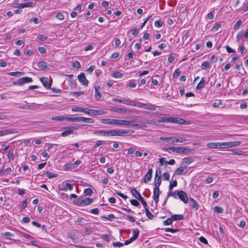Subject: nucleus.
Segmentation results:
<instances>
[{"mask_svg":"<svg viewBox=\"0 0 248 248\" xmlns=\"http://www.w3.org/2000/svg\"><path fill=\"white\" fill-rule=\"evenodd\" d=\"M178 197L185 203L188 202V198L186 192L183 190H178L177 193Z\"/></svg>","mask_w":248,"mask_h":248,"instance_id":"39448f33","label":"nucleus"},{"mask_svg":"<svg viewBox=\"0 0 248 248\" xmlns=\"http://www.w3.org/2000/svg\"><path fill=\"white\" fill-rule=\"evenodd\" d=\"M173 220H180L184 219V216L182 215H174L171 216Z\"/></svg>","mask_w":248,"mask_h":248,"instance_id":"bb28decb","label":"nucleus"},{"mask_svg":"<svg viewBox=\"0 0 248 248\" xmlns=\"http://www.w3.org/2000/svg\"><path fill=\"white\" fill-rule=\"evenodd\" d=\"M106 136H118L117 130H107Z\"/></svg>","mask_w":248,"mask_h":248,"instance_id":"c85d7f7f","label":"nucleus"},{"mask_svg":"<svg viewBox=\"0 0 248 248\" xmlns=\"http://www.w3.org/2000/svg\"><path fill=\"white\" fill-rule=\"evenodd\" d=\"M134 131L132 130H117L118 136H124L126 134L132 135L134 133Z\"/></svg>","mask_w":248,"mask_h":248,"instance_id":"4468645a","label":"nucleus"},{"mask_svg":"<svg viewBox=\"0 0 248 248\" xmlns=\"http://www.w3.org/2000/svg\"><path fill=\"white\" fill-rule=\"evenodd\" d=\"M78 78L79 82L81 83L83 85H85L87 86L88 85V81L86 79L85 74L84 73H81L80 74H79L78 77Z\"/></svg>","mask_w":248,"mask_h":248,"instance_id":"1a4fd4ad","label":"nucleus"},{"mask_svg":"<svg viewBox=\"0 0 248 248\" xmlns=\"http://www.w3.org/2000/svg\"><path fill=\"white\" fill-rule=\"evenodd\" d=\"M184 168L183 167H180L177 168L175 171L174 175H181L184 173Z\"/></svg>","mask_w":248,"mask_h":248,"instance_id":"2f4dec72","label":"nucleus"},{"mask_svg":"<svg viewBox=\"0 0 248 248\" xmlns=\"http://www.w3.org/2000/svg\"><path fill=\"white\" fill-rule=\"evenodd\" d=\"M205 81H206L205 78L202 77L201 78L200 82L198 84V85L196 87V89L198 90H199L201 89L203 87H204V85L205 83Z\"/></svg>","mask_w":248,"mask_h":248,"instance_id":"aec40b11","label":"nucleus"},{"mask_svg":"<svg viewBox=\"0 0 248 248\" xmlns=\"http://www.w3.org/2000/svg\"><path fill=\"white\" fill-rule=\"evenodd\" d=\"M172 222V220L171 218H168L166 220H165L163 222L164 225H169L171 224Z\"/></svg>","mask_w":248,"mask_h":248,"instance_id":"3c124183","label":"nucleus"},{"mask_svg":"<svg viewBox=\"0 0 248 248\" xmlns=\"http://www.w3.org/2000/svg\"><path fill=\"white\" fill-rule=\"evenodd\" d=\"M33 6V2H29L26 3L19 4L17 7L18 8H23L25 7H31Z\"/></svg>","mask_w":248,"mask_h":248,"instance_id":"4be33fe9","label":"nucleus"},{"mask_svg":"<svg viewBox=\"0 0 248 248\" xmlns=\"http://www.w3.org/2000/svg\"><path fill=\"white\" fill-rule=\"evenodd\" d=\"M236 69L237 70L240 71L239 72V73H240L241 74H244L246 73L244 68L243 67H242V63L241 64H237L236 65Z\"/></svg>","mask_w":248,"mask_h":248,"instance_id":"c756f323","label":"nucleus"},{"mask_svg":"<svg viewBox=\"0 0 248 248\" xmlns=\"http://www.w3.org/2000/svg\"><path fill=\"white\" fill-rule=\"evenodd\" d=\"M241 143V141H231V142H223L222 144H223V147L224 148L226 147H232L238 146Z\"/></svg>","mask_w":248,"mask_h":248,"instance_id":"9b49d317","label":"nucleus"},{"mask_svg":"<svg viewBox=\"0 0 248 248\" xmlns=\"http://www.w3.org/2000/svg\"><path fill=\"white\" fill-rule=\"evenodd\" d=\"M131 192L132 195L135 197L136 199H139L141 197V195L140 193L137 191V190L135 188H132L131 190Z\"/></svg>","mask_w":248,"mask_h":248,"instance_id":"412c9836","label":"nucleus"},{"mask_svg":"<svg viewBox=\"0 0 248 248\" xmlns=\"http://www.w3.org/2000/svg\"><path fill=\"white\" fill-rule=\"evenodd\" d=\"M195 152V150L194 149H186V152L185 154L186 155H189L190 154H193Z\"/></svg>","mask_w":248,"mask_h":248,"instance_id":"de8ad7c7","label":"nucleus"},{"mask_svg":"<svg viewBox=\"0 0 248 248\" xmlns=\"http://www.w3.org/2000/svg\"><path fill=\"white\" fill-rule=\"evenodd\" d=\"M162 122H170L174 124H187L188 122L185 121V120L177 117H163L162 118Z\"/></svg>","mask_w":248,"mask_h":248,"instance_id":"f03ea898","label":"nucleus"},{"mask_svg":"<svg viewBox=\"0 0 248 248\" xmlns=\"http://www.w3.org/2000/svg\"><path fill=\"white\" fill-rule=\"evenodd\" d=\"M167 140H170L171 143H174L175 142H184L187 140V139L185 137L175 138L170 137L165 138Z\"/></svg>","mask_w":248,"mask_h":248,"instance_id":"423d86ee","label":"nucleus"},{"mask_svg":"<svg viewBox=\"0 0 248 248\" xmlns=\"http://www.w3.org/2000/svg\"><path fill=\"white\" fill-rule=\"evenodd\" d=\"M226 48L227 51L229 53H234L235 52V50L231 48L229 46H226Z\"/></svg>","mask_w":248,"mask_h":248,"instance_id":"338daca9","label":"nucleus"},{"mask_svg":"<svg viewBox=\"0 0 248 248\" xmlns=\"http://www.w3.org/2000/svg\"><path fill=\"white\" fill-rule=\"evenodd\" d=\"M121 103H123L124 104H125L127 105H129V106H133V105L131 103V101H130L127 99H122V101H121Z\"/></svg>","mask_w":248,"mask_h":248,"instance_id":"13d9d810","label":"nucleus"},{"mask_svg":"<svg viewBox=\"0 0 248 248\" xmlns=\"http://www.w3.org/2000/svg\"><path fill=\"white\" fill-rule=\"evenodd\" d=\"M158 170L156 171L155 176V187H159L161 183V178L160 176H158L157 174Z\"/></svg>","mask_w":248,"mask_h":248,"instance_id":"2eb2a0df","label":"nucleus"},{"mask_svg":"<svg viewBox=\"0 0 248 248\" xmlns=\"http://www.w3.org/2000/svg\"><path fill=\"white\" fill-rule=\"evenodd\" d=\"M152 173L153 170L152 169H149L144 177L143 181L144 183H147L148 181L151 180L152 177Z\"/></svg>","mask_w":248,"mask_h":248,"instance_id":"ddd939ff","label":"nucleus"},{"mask_svg":"<svg viewBox=\"0 0 248 248\" xmlns=\"http://www.w3.org/2000/svg\"><path fill=\"white\" fill-rule=\"evenodd\" d=\"M110 111L117 112L119 113H126L127 109L118 107H111L109 108Z\"/></svg>","mask_w":248,"mask_h":248,"instance_id":"f3484780","label":"nucleus"},{"mask_svg":"<svg viewBox=\"0 0 248 248\" xmlns=\"http://www.w3.org/2000/svg\"><path fill=\"white\" fill-rule=\"evenodd\" d=\"M214 211L217 213H221L223 212V209L221 207L216 206L214 208Z\"/></svg>","mask_w":248,"mask_h":248,"instance_id":"774afa93","label":"nucleus"},{"mask_svg":"<svg viewBox=\"0 0 248 248\" xmlns=\"http://www.w3.org/2000/svg\"><path fill=\"white\" fill-rule=\"evenodd\" d=\"M101 122L105 124H115L118 125H126L131 126H138V124H135L134 121L124 120L102 119Z\"/></svg>","mask_w":248,"mask_h":248,"instance_id":"f257e3e1","label":"nucleus"},{"mask_svg":"<svg viewBox=\"0 0 248 248\" xmlns=\"http://www.w3.org/2000/svg\"><path fill=\"white\" fill-rule=\"evenodd\" d=\"M177 193H178V191H172V190L169 191L168 193L167 198H168L169 197L172 196V197H173L174 198L177 199L178 197ZM167 200V199H166V200L163 203L164 204L166 203Z\"/></svg>","mask_w":248,"mask_h":248,"instance_id":"6ab92c4d","label":"nucleus"},{"mask_svg":"<svg viewBox=\"0 0 248 248\" xmlns=\"http://www.w3.org/2000/svg\"><path fill=\"white\" fill-rule=\"evenodd\" d=\"M241 24H242V21L240 20H238L234 25V28H233L234 30H238L240 26L241 25Z\"/></svg>","mask_w":248,"mask_h":248,"instance_id":"37998d69","label":"nucleus"},{"mask_svg":"<svg viewBox=\"0 0 248 248\" xmlns=\"http://www.w3.org/2000/svg\"><path fill=\"white\" fill-rule=\"evenodd\" d=\"M101 217L103 218L107 219L108 220H111L112 219H114V218H115V216L113 214L109 215L108 217H105V216H103Z\"/></svg>","mask_w":248,"mask_h":248,"instance_id":"bf43d9fd","label":"nucleus"},{"mask_svg":"<svg viewBox=\"0 0 248 248\" xmlns=\"http://www.w3.org/2000/svg\"><path fill=\"white\" fill-rule=\"evenodd\" d=\"M94 134H97L99 135L106 136L107 132L105 130H97L94 132Z\"/></svg>","mask_w":248,"mask_h":248,"instance_id":"79ce46f5","label":"nucleus"},{"mask_svg":"<svg viewBox=\"0 0 248 248\" xmlns=\"http://www.w3.org/2000/svg\"><path fill=\"white\" fill-rule=\"evenodd\" d=\"M12 133L10 129L0 130V137Z\"/></svg>","mask_w":248,"mask_h":248,"instance_id":"7c9ffc66","label":"nucleus"},{"mask_svg":"<svg viewBox=\"0 0 248 248\" xmlns=\"http://www.w3.org/2000/svg\"><path fill=\"white\" fill-rule=\"evenodd\" d=\"M38 67L42 70H47L50 66L47 62L44 61H40L37 63Z\"/></svg>","mask_w":248,"mask_h":248,"instance_id":"f8f14e48","label":"nucleus"},{"mask_svg":"<svg viewBox=\"0 0 248 248\" xmlns=\"http://www.w3.org/2000/svg\"><path fill=\"white\" fill-rule=\"evenodd\" d=\"M133 106L151 110H155L156 109V106L150 103L145 104L138 102L136 103H134L133 105Z\"/></svg>","mask_w":248,"mask_h":248,"instance_id":"7ed1b4c3","label":"nucleus"},{"mask_svg":"<svg viewBox=\"0 0 248 248\" xmlns=\"http://www.w3.org/2000/svg\"><path fill=\"white\" fill-rule=\"evenodd\" d=\"M59 188L62 190L66 191L68 189L71 190L73 188V185L69 183H66L65 186L61 185L59 186Z\"/></svg>","mask_w":248,"mask_h":248,"instance_id":"a211bd4d","label":"nucleus"},{"mask_svg":"<svg viewBox=\"0 0 248 248\" xmlns=\"http://www.w3.org/2000/svg\"><path fill=\"white\" fill-rule=\"evenodd\" d=\"M159 187H155L154 189V198L155 202L157 203L159 201Z\"/></svg>","mask_w":248,"mask_h":248,"instance_id":"dca6fc26","label":"nucleus"},{"mask_svg":"<svg viewBox=\"0 0 248 248\" xmlns=\"http://www.w3.org/2000/svg\"><path fill=\"white\" fill-rule=\"evenodd\" d=\"M46 174L47 176L50 179L56 177L57 176V174L55 173H52L51 172H49L48 171L46 172Z\"/></svg>","mask_w":248,"mask_h":248,"instance_id":"a18cd8bd","label":"nucleus"},{"mask_svg":"<svg viewBox=\"0 0 248 248\" xmlns=\"http://www.w3.org/2000/svg\"><path fill=\"white\" fill-rule=\"evenodd\" d=\"M41 106L40 104H38L35 103H32L31 104H29V109L35 110L39 108Z\"/></svg>","mask_w":248,"mask_h":248,"instance_id":"b1692460","label":"nucleus"},{"mask_svg":"<svg viewBox=\"0 0 248 248\" xmlns=\"http://www.w3.org/2000/svg\"><path fill=\"white\" fill-rule=\"evenodd\" d=\"M8 74L11 76L19 77L24 74V73L21 72H12L8 73Z\"/></svg>","mask_w":248,"mask_h":248,"instance_id":"58836bf2","label":"nucleus"},{"mask_svg":"<svg viewBox=\"0 0 248 248\" xmlns=\"http://www.w3.org/2000/svg\"><path fill=\"white\" fill-rule=\"evenodd\" d=\"M65 120H67L68 121H71V122H77V117H65Z\"/></svg>","mask_w":248,"mask_h":248,"instance_id":"052dcab7","label":"nucleus"},{"mask_svg":"<svg viewBox=\"0 0 248 248\" xmlns=\"http://www.w3.org/2000/svg\"><path fill=\"white\" fill-rule=\"evenodd\" d=\"M190 205L192 208H195L196 210L198 209V204L195 200H194L193 198H190Z\"/></svg>","mask_w":248,"mask_h":248,"instance_id":"a878e982","label":"nucleus"},{"mask_svg":"<svg viewBox=\"0 0 248 248\" xmlns=\"http://www.w3.org/2000/svg\"><path fill=\"white\" fill-rule=\"evenodd\" d=\"M40 80L42 83L43 86L46 89H48L50 88L51 83L49 82V79L47 78L42 77L40 78Z\"/></svg>","mask_w":248,"mask_h":248,"instance_id":"9d476101","label":"nucleus"},{"mask_svg":"<svg viewBox=\"0 0 248 248\" xmlns=\"http://www.w3.org/2000/svg\"><path fill=\"white\" fill-rule=\"evenodd\" d=\"M2 235L5 237V238L7 239H11L9 237V236H13V234H12L10 232H6L3 233Z\"/></svg>","mask_w":248,"mask_h":248,"instance_id":"e2e57ef3","label":"nucleus"},{"mask_svg":"<svg viewBox=\"0 0 248 248\" xmlns=\"http://www.w3.org/2000/svg\"><path fill=\"white\" fill-rule=\"evenodd\" d=\"M39 40L41 41H44L47 39V37L43 35H39L38 36Z\"/></svg>","mask_w":248,"mask_h":248,"instance_id":"69168bd1","label":"nucleus"},{"mask_svg":"<svg viewBox=\"0 0 248 248\" xmlns=\"http://www.w3.org/2000/svg\"><path fill=\"white\" fill-rule=\"evenodd\" d=\"M145 213L146 216L150 219H152L154 217V216L150 212V211L148 209V208H146L145 209Z\"/></svg>","mask_w":248,"mask_h":248,"instance_id":"4c0bfd02","label":"nucleus"},{"mask_svg":"<svg viewBox=\"0 0 248 248\" xmlns=\"http://www.w3.org/2000/svg\"><path fill=\"white\" fill-rule=\"evenodd\" d=\"M186 152V148L184 147H177L175 153L180 154H184Z\"/></svg>","mask_w":248,"mask_h":248,"instance_id":"e433bc0d","label":"nucleus"},{"mask_svg":"<svg viewBox=\"0 0 248 248\" xmlns=\"http://www.w3.org/2000/svg\"><path fill=\"white\" fill-rule=\"evenodd\" d=\"M112 76L115 78H122L123 77V74L119 72L116 71L112 74Z\"/></svg>","mask_w":248,"mask_h":248,"instance_id":"72a5a7b5","label":"nucleus"},{"mask_svg":"<svg viewBox=\"0 0 248 248\" xmlns=\"http://www.w3.org/2000/svg\"><path fill=\"white\" fill-rule=\"evenodd\" d=\"M84 93H85L84 91L73 92H71L70 94L76 96H79L83 94Z\"/></svg>","mask_w":248,"mask_h":248,"instance_id":"a19ab883","label":"nucleus"},{"mask_svg":"<svg viewBox=\"0 0 248 248\" xmlns=\"http://www.w3.org/2000/svg\"><path fill=\"white\" fill-rule=\"evenodd\" d=\"M189 35H190L189 32L186 31L183 37V40H185V41H187L188 42H190L191 41V39H188Z\"/></svg>","mask_w":248,"mask_h":248,"instance_id":"ea45409f","label":"nucleus"},{"mask_svg":"<svg viewBox=\"0 0 248 248\" xmlns=\"http://www.w3.org/2000/svg\"><path fill=\"white\" fill-rule=\"evenodd\" d=\"M84 108L81 107H76L73 108L72 109V111H78V112H82L83 111Z\"/></svg>","mask_w":248,"mask_h":248,"instance_id":"4d7b16f0","label":"nucleus"},{"mask_svg":"<svg viewBox=\"0 0 248 248\" xmlns=\"http://www.w3.org/2000/svg\"><path fill=\"white\" fill-rule=\"evenodd\" d=\"M56 18L59 20H63L64 19V16L62 13H59L56 15Z\"/></svg>","mask_w":248,"mask_h":248,"instance_id":"6e6d98bb","label":"nucleus"},{"mask_svg":"<svg viewBox=\"0 0 248 248\" xmlns=\"http://www.w3.org/2000/svg\"><path fill=\"white\" fill-rule=\"evenodd\" d=\"M177 185V182L176 180H174L172 182H170L169 187V191L172 190L173 187L176 186Z\"/></svg>","mask_w":248,"mask_h":248,"instance_id":"473e14b6","label":"nucleus"},{"mask_svg":"<svg viewBox=\"0 0 248 248\" xmlns=\"http://www.w3.org/2000/svg\"><path fill=\"white\" fill-rule=\"evenodd\" d=\"M194 160L188 157H186L183 159V162L184 164H186V165H189L191 164L192 162H193Z\"/></svg>","mask_w":248,"mask_h":248,"instance_id":"c9c22d12","label":"nucleus"},{"mask_svg":"<svg viewBox=\"0 0 248 248\" xmlns=\"http://www.w3.org/2000/svg\"><path fill=\"white\" fill-rule=\"evenodd\" d=\"M223 142H211L208 143L207 147L209 148H224L223 147Z\"/></svg>","mask_w":248,"mask_h":248,"instance_id":"6e6552de","label":"nucleus"},{"mask_svg":"<svg viewBox=\"0 0 248 248\" xmlns=\"http://www.w3.org/2000/svg\"><path fill=\"white\" fill-rule=\"evenodd\" d=\"M101 97L102 94L100 93L99 92V91H96V92H95V98L97 100L100 99Z\"/></svg>","mask_w":248,"mask_h":248,"instance_id":"680f3d73","label":"nucleus"},{"mask_svg":"<svg viewBox=\"0 0 248 248\" xmlns=\"http://www.w3.org/2000/svg\"><path fill=\"white\" fill-rule=\"evenodd\" d=\"M138 200L142 203V204L143 206H144L145 209H146V208H147V204L146 202L145 201V200H144V199L142 197H141Z\"/></svg>","mask_w":248,"mask_h":248,"instance_id":"09e8293b","label":"nucleus"},{"mask_svg":"<svg viewBox=\"0 0 248 248\" xmlns=\"http://www.w3.org/2000/svg\"><path fill=\"white\" fill-rule=\"evenodd\" d=\"M131 204L135 206H138L140 205L139 202L136 200L132 199L130 201Z\"/></svg>","mask_w":248,"mask_h":248,"instance_id":"5fc2aeb1","label":"nucleus"},{"mask_svg":"<svg viewBox=\"0 0 248 248\" xmlns=\"http://www.w3.org/2000/svg\"><path fill=\"white\" fill-rule=\"evenodd\" d=\"M107 113V111H105L103 110L102 109H98V110H94L93 109L92 111V115L95 116V115H100L104 114Z\"/></svg>","mask_w":248,"mask_h":248,"instance_id":"5701e85b","label":"nucleus"},{"mask_svg":"<svg viewBox=\"0 0 248 248\" xmlns=\"http://www.w3.org/2000/svg\"><path fill=\"white\" fill-rule=\"evenodd\" d=\"M52 120L54 121H62L65 120V117L64 116H54L52 118Z\"/></svg>","mask_w":248,"mask_h":248,"instance_id":"f704fd0d","label":"nucleus"},{"mask_svg":"<svg viewBox=\"0 0 248 248\" xmlns=\"http://www.w3.org/2000/svg\"><path fill=\"white\" fill-rule=\"evenodd\" d=\"M65 129H67V130L64 131L61 133V135L62 137H66L68 135L73 134L74 133V129H77V128L74 127H65Z\"/></svg>","mask_w":248,"mask_h":248,"instance_id":"0eeeda50","label":"nucleus"},{"mask_svg":"<svg viewBox=\"0 0 248 248\" xmlns=\"http://www.w3.org/2000/svg\"><path fill=\"white\" fill-rule=\"evenodd\" d=\"M73 67H74V68H76L79 69V68H80L81 65H80V64L79 62L75 61L73 63Z\"/></svg>","mask_w":248,"mask_h":248,"instance_id":"864d4df0","label":"nucleus"},{"mask_svg":"<svg viewBox=\"0 0 248 248\" xmlns=\"http://www.w3.org/2000/svg\"><path fill=\"white\" fill-rule=\"evenodd\" d=\"M93 202V199L90 198H86L85 199L81 201L82 202V205H87L91 204Z\"/></svg>","mask_w":248,"mask_h":248,"instance_id":"393cba45","label":"nucleus"},{"mask_svg":"<svg viewBox=\"0 0 248 248\" xmlns=\"http://www.w3.org/2000/svg\"><path fill=\"white\" fill-rule=\"evenodd\" d=\"M32 82V79L29 77H23L20 78L17 81L14 82L13 84L15 85H22L25 83Z\"/></svg>","mask_w":248,"mask_h":248,"instance_id":"20e7f679","label":"nucleus"},{"mask_svg":"<svg viewBox=\"0 0 248 248\" xmlns=\"http://www.w3.org/2000/svg\"><path fill=\"white\" fill-rule=\"evenodd\" d=\"M221 24L219 22H217L215 23L214 26L212 28L213 30L217 31L220 27H221Z\"/></svg>","mask_w":248,"mask_h":248,"instance_id":"c03bdc74","label":"nucleus"},{"mask_svg":"<svg viewBox=\"0 0 248 248\" xmlns=\"http://www.w3.org/2000/svg\"><path fill=\"white\" fill-rule=\"evenodd\" d=\"M93 193V191L91 188H88L84 190V193L85 195H91Z\"/></svg>","mask_w":248,"mask_h":248,"instance_id":"8fccbe9b","label":"nucleus"},{"mask_svg":"<svg viewBox=\"0 0 248 248\" xmlns=\"http://www.w3.org/2000/svg\"><path fill=\"white\" fill-rule=\"evenodd\" d=\"M165 232H170L172 233L176 232L179 231L178 229H171L169 228H166L164 229Z\"/></svg>","mask_w":248,"mask_h":248,"instance_id":"49530a36","label":"nucleus"},{"mask_svg":"<svg viewBox=\"0 0 248 248\" xmlns=\"http://www.w3.org/2000/svg\"><path fill=\"white\" fill-rule=\"evenodd\" d=\"M133 235L131 237L134 241L136 240L139 235V230L138 229H135L133 230Z\"/></svg>","mask_w":248,"mask_h":248,"instance_id":"cd10ccee","label":"nucleus"},{"mask_svg":"<svg viewBox=\"0 0 248 248\" xmlns=\"http://www.w3.org/2000/svg\"><path fill=\"white\" fill-rule=\"evenodd\" d=\"M210 66V64H209V62L207 61H205V62H202V69H205V68H207L209 67Z\"/></svg>","mask_w":248,"mask_h":248,"instance_id":"603ef678","label":"nucleus"},{"mask_svg":"<svg viewBox=\"0 0 248 248\" xmlns=\"http://www.w3.org/2000/svg\"><path fill=\"white\" fill-rule=\"evenodd\" d=\"M163 177L164 180L168 181L170 179V174L168 172H166L163 174Z\"/></svg>","mask_w":248,"mask_h":248,"instance_id":"0e129e2a","label":"nucleus"}]
</instances>
